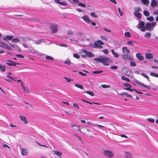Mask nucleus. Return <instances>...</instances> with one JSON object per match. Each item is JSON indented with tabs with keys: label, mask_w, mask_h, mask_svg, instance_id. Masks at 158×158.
I'll use <instances>...</instances> for the list:
<instances>
[{
	"label": "nucleus",
	"mask_w": 158,
	"mask_h": 158,
	"mask_svg": "<svg viewBox=\"0 0 158 158\" xmlns=\"http://www.w3.org/2000/svg\"><path fill=\"white\" fill-rule=\"evenodd\" d=\"M94 60L101 62L103 64L106 66L109 65L108 63L111 62V61L109 58L104 56H99L97 58H94Z\"/></svg>",
	"instance_id": "f257e3e1"
},
{
	"label": "nucleus",
	"mask_w": 158,
	"mask_h": 158,
	"mask_svg": "<svg viewBox=\"0 0 158 158\" xmlns=\"http://www.w3.org/2000/svg\"><path fill=\"white\" fill-rule=\"evenodd\" d=\"M156 23L155 22H152L151 23L148 22L145 25V28L146 30L149 31L152 30L156 25Z\"/></svg>",
	"instance_id": "f03ea898"
},
{
	"label": "nucleus",
	"mask_w": 158,
	"mask_h": 158,
	"mask_svg": "<svg viewBox=\"0 0 158 158\" xmlns=\"http://www.w3.org/2000/svg\"><path fill=\"white\" fill-rule=\"evenodd\" d=\"M104 155L106 157L111 158L113 156V153L109 150H106L103 152Z\"/></svg>",
	"instance_id": "7ed1b4c3"
},
{
	"label": "nucleus",
	"mask_w": 158,
	"mask_h": 158,
	"mask_svg": "<svg viewBox=\"0 0 158 158\" xmlns=\"http://www.w3.org/2000/svg\"><path fill=\"white\" fill-rule=\"evenodd\" d=\"M123 69L126 71V74L130 77H133V74L131 70L127 67H124L123 68Z\"/></svg>",
	"instance_id": "20e7f679"
},
{
	"label": "nucleus",
	"mask_w": 158,
	"mask_h": 158,
	"mask_svg": "<svg viewBox=\"0 0 158 158\" xmlns=\"http://www.w3.org/2000/svg\"><path fill=\"white\" fill-rule=\"evenodd\" d=\"M145 23L143 21H139L138 24V27L139 29H141L142 31H146V28L144 27Z\"/></svg>",
	"instance_id": "39448f33"
},
{
	"label": "nucleus",
	"mask_w": 158,
	"mask_h": 158,
	"mask_svg": "<svg viewBox=\"0 0 158 158\" xmlns=\"http://www.w3.org/2000/svg\"><path fill=\"white\" fill-rule=\"evenodd\" d=\"M58 25L57 24H52L50 27L52 33H56L58 31Z\"/></svg>",
	"instance_id": "423d86ee"
},
{
	"label": "nucleus",
	"mask_w": 158,
	"mask_h": 158,
	"mask_svg": "<svg viewBox=\"0 0 158 158\" xmlns=\"http://www.w3.org/2000/svg\"><path fill=\"white\" fill-rule=\"evenodd\" d=\"M104 43L101 40H98L94 43V45L95 47L102 48V45H104Z\"/></svg>",
	"instance_id": "0eeeda50"
},
{
	"label": "nucleus",
	"mask_w": 158,
	"mask_h": 158,
	"mask_svg": "<svg viewBox=\"0 0 158 158\" xmlns=\"http://www.w3.org/2000/svg\"><path fill=\"white\" fill-rule=\"evenodd\" d=\"M20 120L23 121L25 124H27L28 121L27 117L24 115H20L19 116Z\"/></svg>",
	"instance_id": "6e6552de"
},
{
	"label": "nucleus",
	"mask_w": 158,
	"mask_h": 158,
	"mask_svg": "<svg viewBox=\"0 0 158 158\" xmlns=\"http://www.w3.org/2000/svg\"><path fill=\"white\" fill-rule=\"evenodd\" d=\"M0 47H3L9 50L11 49L8 46L7 44L2 42H0Z\"/></svg>",
	"instance_id": "1a4fd4ad"
},
{
	"label": "nucleus",
	"mask_w": 158,
	"mask_h": 158,
	"mask_svg": "<svg viewBox=\"0 0 158 158\" xmlns=\"http://www.w3.org/2000/svg\"><path fill=\"white\" fill-rule=\"evenodd\" d=\"M6 64L9 66H16L17 64H19V63L13 62L10 60H7Z\"/></svg>",
	"instance_id": "9d476101"
},
{
	"label": "nucleus",
	"mask_w": 158,
	"mask_h": 158,
	"mask_svg": "<svg viewBox=\"0 0 158 158\" xmlns=\"http://www.w3.org/2000/svg\"><path fill=\"white\" fill-rule=\"evenodd\" d=\"M135 82L139 85L141 86H143L145 88H146L148 89H150V87L149 86L145 85L144 84L140 81H138L137 80H135Z\"/></svg>",
	"instance_id": "9b49d317"
},
{
	"label": "nucleus",
	"mask_w": 158,
	"mask_h": 158,
	"mask_svg": "<svg viewBox=\"0 0 158 158\" xmlns=\"http://www.w3.org/2000/svg\"><path fill=\"white\" fill-rule=\"evenodd\" d=\"M122 58L124 60H133L132 58L130 55L127 54L123 55L122 56Z\"/></svg>",
	"instance_id": "f8f14e48"
},
{
	"label": "nucleus",
	"mask_w": 158,
	"mask_h": 158,
	"mask_svg": "<svg viewBox=\"0 0 158 158\" xmlns=\"http://www.w3.org/2000/svg\"><path fill=\"white\" fill-rule=\"evenodd\" d=\"M21 152L22 155L23 156H28V152L26 149L24 148H21Z\"/></svg>",
	"instance_id": "ddd939ff"
},
{
	"label": "nucleus",
	"mask_w": 158,
	"mask_h": 158,
	"mask_svg": "<svg viewBox=\"0 0 158 158\" xmlns=\"http://www.w3.org/2000/svg\"><path fill=\"white\" fill-rule=\"evenodd\" d=\"M61 0H54V1L56 3L59 4L63 6H66L67 4L65 2H61Z\"/></svg>",
	"instance_id": "4468645a"
},
{
	"label": "nucleus",
	"mask_w": 158,
	"mask_h": 158,
	"mask_svg": "<svg viewBox=\"0 0 158 158\" xmlns=\"http://www.w3.org/2000/svg\"><path fill=\"white\" fill-rule=\"evenodd\" d=\"M82 18L86 23H90V20L89 18L86 15H84L83 17H82Z\"/></svg>",
	"instance_id": "2eb2a0df"
},
{
	"label": "nucleus",
	"mask_w": 158,
	"mask_h": 158,
	"mask_svg": "<svg viewBox=\"0 0 158 158\" xmlns=\"http://www.w3.org/2000/svg\"><path fill=\"white\" fill-rule=\"evenodd\" d=\"M136 56L140 60H142L144 59V57L142 56L141 53H138L136 54Z\"/></svg>",
	"instance_id": "dca6fc26"
},
{
	"label": "nucleus",
	"mask_w": 158,
	"mask_h": 158,
	"mask_svg": "<svg viewBox=\"0 0 158 158\" xmlns=\"http://www.w3.org/2000/svg\"><path fill=\"white\" fill-rule=\"evenodd\" d=\"M85 54L87 56L90 58L93 57L94 56V54H92L90 51H87Z\"/></svg>",
	"instance_id": "f3484780"
},
{
	"label": "nucleus",
	"mask_w": 158,
	"mask_h": 158,
	"mask_svg": "<svg viewBox=\"0 0 158 158\" xmlns=\"http://www.w3.org/2000/svg\"><path fill=\"white\" fill-rule=\"evenodd\" d=\"M13 36L11 35H7L5 36V37L3 38V40L7 41V40H12Z\"/></svg>",
	"instance_id": "a211bd4d"
},
{
	"label": "nucleus",
	"mask_w": 158,
	"mask_h": 158,
	"mask_svg": "<svg viewBox=\"0 0 158 158\" xmlns=\"http://www.w3.org/2000/svg\"><path fill=\"white\" fill-rule=\"evenodd\" d=\"M145 56L146 58L149 59H152L153 57V55L150 53H148L146 54Z\"/></svg>",
	"instance_id": "6ab92c4d"
},
{
	"label": "nucleus",
	"mask_w": 158,
	"mask_h": 158,
	"mask_svg": "<svg viewBox=\"0 0 158 158\" xmlns=\"http://www.w3.org/2000/svg\"><path fill=\"white\" fill-rule=\"evenodd\" d=\"M125 156L126 158H132L131 154L128 152H125Z\"/></svg>",
	"instance_id": "aec40b11"
},
{
	"label": "nucleus",
	"mask_w": 158,
	"mask_h": 158,
	"mask_svg": "<svg viewBox=\"0 0 158 158\" xmlns=\"http://www.w3.org/2000/svg\"><path fill=\"white\" fill-rule=\"evenodd\" d=\"M123 85H125L127 87V88H125L124 89L125 90H129L130 88H131V85L129 83L123 84Z\"/></svg>",
	"instance_id": "412c9836"
},
{
	"label": "nucleus",
	"mask_w": 158,
	"mask_h": 158,
	"mask_svg": "<svg viewBox=\"0 0 158 158\" xmlns=\"http://www.w3.org/2000/svg\"><path fill=\"white\" fill-rule=\"evenodd\" d=\"M123 53L124 54L125 53H129L130 52V50L128 49L127 47H123L122 48Z\"/></svg>",
	"instance_id": "4be33fe9"
},
{
	"label": "nucleus",
	"mask_w": 158,
	"mask_h": 158,
	"mask_svg": "<svg viewBox=\"0 0 158 158\" xmlns=\"http://www.w3.org/2000/svg\"><path fill=\"white\" fill-rule=\"evenodd\" d=\"M21 40L19 38H15L12 39L11 41L14 43H17L21 42Z\"/></svg>",
	"instance_id": "5701e85b"
},
{
	"label": "nucleus",
	"mask_w": 158,
	"mask_h": 158,
	"mask_svg": "<svg viewBox=\"0 0 158 158\" xmlns=\"http://www.w3.org/2000/svg\"><path fill=\"white\" fill-rule=\"evenodd\" d=\"M54 154L56 156H59L60 158H61V156L62 155L61 152L56 151H54Z\"/></svg>",
	"instance_id": "b1692460"
},
{
	"label": "nucleus",
	"mask_w": 158,
	"mask_h": 158,
	"mask_svg": "<svg viewBox=\"0 0 158 158\" xmlns=\"http://www.w3.org/2000/svg\"><path fill=\"white\" fill-rule=\"evenodd\" d=\"M141 2L146 6L148 5L150 3L149 0H141Z\"/></svg>",
	"instance_id": "393cba45"
},
{
	"label": "nucleus",
	"mask_w": 158,
	"mask_h": 158,
	"mask_svg": "<svg viewBox=\"0 0 158 158\" xmlns=\"http://www.w3.org/2000/svg\"><path fill=\"white\" fill-rule=\"evenodd\" d=\"M21 86L25 92H26L27 93H29V92L28 91V88L27 87H25L24 86V84L23 82H22V85H21Z\"/></svg>",
	"instance_id": "a878e982"
},
{
	"label": "nucleus",
	"mask_w": 158,
	"mask_h": 158,
	"mask_svg": "<svg viewBox=\"0 0 158 158\" xmlns=\"http://www.w3.org/2000/svg\"><path fill=\"white\" fill-rule=\"evenodd\" d=\"M157 3L156 1L152 0L151 3V5L152 7H154L157 5Z\"/></svg>",
	"instance_id": "bb28decb"
},
{
	"label": "nucleus",
	"mask_w": 158,
	"mask_h": 158,
	"mask_svg": "<svg viewBox=\"0 0 158 158\" xmlns=\"http://www.w3.org/2000/svg\"><path fill=\"white\" fill-rule=\"evenodd\" d=\"M44 41L42 39H40L37 40H35V43L36 44H39L43 42Z\"/></svg>",
	"instance_id": "cd10ccee"
},
{
	"label": "nucleus",
	"mask_w": 158,
	"mask_h": 158,
	"mask_svg": "<svg viewBox=\"0 0 158 158\" xmlns=\"http://www.w3.org/2000/svg\"><path fill=\"white\" fill-rule=\"evenodd\" d=\"M111 51L113 53V54L114 55V56L116 58L118 57L119 56V54L118 53H116L114 52V51L113 49H112L111 50Z\"/></svg>",
	"instance_id": "c85d7f7f"
},
{
	"label": "nucleus",
	"mask_w": 158,
	"mask_h": 158,
	"mask_svg": "<svg viewBox=\"0 0 158 158\" xmlns=\"http://www.w3.org/2000/svg\"><path fill=\"white\" fill-rule=\"evenodd\" d=\"M120 95H125L128 97H130V98L132 97V95L128 94L127 92L123 93L121 94Z\"/></svg>",
	"instance_id": "c756f323"
},
{
	"label": "nucleus",
	"mask_w": 158,
	"mask_h": 158,
	"mask_svg": "<svg viewBox=\"0 0 158 158\" xmlns=\"http://www.w3.org/2000/svg\"><path fill=\"white\" fill-rule=\"evenodd\" d=\"M64 63L65 64H67L69 65H70L71 64V62L70 60L69 59L66 60L64 62Z\"/></svg>",
	"instance_id": "7c9ffc66"
},
{
	"label": "nucleus",
	"mask_w": 158,
	"mask_h": 158,
	"mask_svg": "<svg viewBox=\"0 0 158 158\" xmlns=\"http://www.w3.org/2000/svg\"><path fill=\"white\" fill-rule=\"evenodd\" d=\"M86 130L88 132H91V133H93V132H94L95 130L94 129H91V128H90V127L87 128L86 129Z\"/></svg>",
	"instance_id": "2f4dec72"
},
{
	"label": "nucleus",
	"mask_w": 158,
	"mask_h": 158,
	"mask_svg": "<svg viewBox=\"0 0 158 158\" xmlns=\"http://www.w3.org/2000/svg\"><path fill=\"white\" fill-rule=\"evenodd\" d=\"M121 78L122 80L125 81L127 82H129L130 81V80L126 77L122 76Z\"/></svg>",
	"instance_id": "473e14b6"
},
{
	"label": "nucleus",
	"mask_w": 158,
	"mask_h": 158,
	"mask_svg": "<svg viewBox=\"0 0 158 158\" xmlns=\"http://www.w3.org/2000/svg\"><path fill=\"white\" fill-rule=\"evenodd\" d=\"M134 15L136 16V17H137L138 18L140 19L141 17V15L140 14L137 12H134Z\"/></svg>",
	"instance_id": "72a5a7b5"
},
{
	"label": "nucleus",
	"mask_w": 158,
	"mask_h": 158,
	"mask_svg": "<svg viewBox=\"0 0 158 158\" xmlns=\"http://www.w3.org/2000/svg\"><path fill=\"white\" fill-rule=\"evenodd\" d=\"M46 59L47 60H54V59L53 57L49 56H47L46 57Z\"/></svg>",
	"instance_id": "f704fd0d"
},
{
	"label": "nucleus",
	"mask_w": 158,
	"mask_h": 158,
	"mask_svg": "<svg viewBox=\"0 0 158 158\" xmlns=\"http://www.w3.org/2000/svg\"><path fill=\"white\" fill-rule=\"evenodd\" d=\"M75 86L76 87L79 88L81 89H83V87L80 84H76L75 85Z\"/></svg>",
	"instance_id": "c9c22d12"
},
{
	"label": "nucleus",
	"mask_w": 158,
	"mask_h": 158,
	"mask_svg": "<svg viewBox=\"0 0 158 158\" xmlns=\"http://www.w3.org/2000/svg\"><path fill=\"white\" fill-rule=\"evenodd\" d=\"M145 37L147 38H149L151 37V33L149 32H147L145 35Z\"/></svg>",
	"instance_id": "e433bc0d"
},
{
	"label": "nucleus",
	"mask_w": 158,
	"mask_h": 158,
	"mask_svg": "<svg viewBox=\"0 0 158 158\" xmlns=\"http://www.w3.org/2000/svg\"><path fill=\"white\" fill-rule=\"evenodd\" d=\"M86 93L91 96H94V94L93 92L90 91H86Z\"/></svg>",
	"instance_id": "4c0bfd02"
},
{
	"label": "nucleus",
	"mask_w": 158,
	"mask_h": 158,
	"mask_svg": "<svg viewBox=\"0 0 158 158\" xmlns=\"http://www.w3.org/2000/svg\"><path fill=\"white\" fill-rule=\"evenodd\" d=\"M143 13L146 16H148L149 15V13L147 10H144Z\"/></svg>",
	"instance_id": "58836bf2"
},
{
	"label": "nucleus",
	"mask_w": 158,
	"mask_h": 158,
	"mask_svg": "<svg viewBox=\"0 0 158 158\" xmlns=\"http://www.w3.org/2000/svg\"><path fill=\"white\" fill-rule=\"evenodd\" d=\"M100 38H101L102 40H104L105 41H107L108 40L107 37L105 35H102L100 36Z\"/></svg>",
	"instance_id": "ea45409f"
},
{
	"label": "nucleus",
	"mask_w": 158,
	"mask_h": 158,
	"mask_svg": "<svg viewBox=\"0 0 158 158\" xmlns=\"http://www.w3.org/2000/svg\"><path fill=\"white\" fill-rule=\"evenodd\" d=\"M79 6L85 8L86 7V6L85 4L84 3H82L81 2L79 3L78 4Z\"/></svg>",
	"instance_id": "a19ab883"
},
{
	"label": "nucleus",
	"mask_w": 158,
	"mask_h": 158,
	"mask_svg": "<svg viewBox=\"0 0 158 158\" xmlns=\"http://www.w3.org/2000/svg\"><path fill=\"white\" fill-rule=\"evenodd\" d=\"M102 72H103L102 71L98 70V71H93V73L94 74H99L101 73H102Z\"/></svg>",
	"instance_id": "79ce46f5"
},
{
	"label": "nucleus",
	"mask_w": 158,
	"mask_h": 158,
	"mask_svg": "<svg viewBox=\"0 0 158 158\" xmlns=\"http://www.w3.org/2000/svg\"><path fill=\"white\" fill-rule=\"evenodd\" d=\"M80 128V126H77L75 125V126H74V127L73 128V129L74 130H79L80 131V132H81V130L79 129Z\"/></svg>",
	"instance_id": "37998d69"
},
{
	"label": "nucleus",
	"mask_w": 158,
	"mask_h": 158,
	"mask_svg": "<svg viewBox=\"0 0 158 158\" xmlns=\"http://www.w3.org/2000/svg\"><path fill=\"white\" fill-rule=\"evenodd\" d=\"M124 35L125 36L127 37H129L131 36L130 33L128 31L125 32L124 33Z\"/></svg>",
	"instance_id": "c03bdc74"
},
{
	"label": "nucleus",
	"mask_w": 158,
	"mask_h": 158,
	"mask_svg": "<svg viewBox=\"0 0 158 158\" xmlns=\"http://www.w3.org/2000/svg\"><path fill=\"white\" fill-rule=\"evenodd\" d=\"M9 44L11 46L15 48L16 49V48H19L18 47V46L17 45H16V44Z\"/></svg>",
	"instance_id": "a18cd8bd"
},
{
	"label": "nucleus",
	"mask_w": 158,
	"mask_h": 158,
	"mask_svg": "<svg viewBox=\"0 0 158 158\" xmlns=\"http://www.w3.org/2000/svg\"><path fill=\"white\" fill-rule=\"evenodd\" d=\"M147 20L150 21H152L154 20V18L152 16H150L148 17H147Z\"/></svg>",
	"instance_id": "49530a36"
},
{
	"label": "nucleus",
	"mask_w": 158,
	"mask_h": 158,
	"mask_svg": "<svg viewBox=\"0 0 158 158\" xmlns=\"http://www.w3.org/2000/svg\"><path fill=\"white\" fill-rule=\"evenodd\" d=\"M141 75L144 77H145V78H146L147 79L149 80V78L148 77L145 73H141Z\"/></svg>",
	"instance_id": "de8ad7c7"
},
{
	"label": "nucleus",
	"mask_w": 158,
	"mask_h": 158,
	"mask_svg": "<svg viewBox=\"0 0 158 158\" xmlns=\"http://www.w3.org/2000/svg\"><path fill=\"white\" fill-rule=\"evenodd\" d=\"M90 15L91 16L94 18H97L98 17L97 15H96L95 13L94 12H93L91 13H90Z\"/></svg>",
	"instance_id": "09e8293b"
},
{
	"label": "nucleus",
	"mask_w": 158,
	"mask_h": 158,
	"mask_svg": "<svg viewBox=\"0 0 158 158\" xmlns=\"http://www.w3.org/2000/svg\"><path fill=\"white\" fill-rule=\"evenodd\" d=\"M102 87L104 88H109L110 87V85H101Z\"/></svg>",
	"instance_id": "8fccbe9b"
},
{
	"label": "nucleus",
	"mask_w": 158,
	"mask_h": 158,
	"mask_svg": "<svg viewBox=\"0 0 158 158\" xmlns=\"http://www.w3.org/2000/svg\"><path fill=\"white\" fill-rule=\"evenodd\" d=\"M73 56L76 58L79 59L80 58V56L77 54L74 53L73 55Z\"/></svg>",
	"instance_id": "3c124183"
},
{
	"label": "nucleus",
	"mask_w": 158,
	"mask_h": 158,
	"mask_svg": "<svg viewBox=\"0 0 158 158\" xmlns=\"http://www.w3.org/2000/svg\"><path fill=\"white\" fill-rule=\"evenodd\" d=\"M147 120L149 122L153 123L155 121L154 119L152 118H148L147 119Z\"/></svg>",
	"instance_id": "603ef678"
},
{
	"label": "nucleus",
	"mask_w": 158,
	"mask_h": 158,
	"mask_svg": "<svg viewBox=\"0 0 158 158\" xmlns=\"http://www.w3.org/2000/svg\"><path fill=\"white\" fill-rule=\"evenodd\" d=\"M103 29L104 31H106L108 32H111V30H110L106 28L103 27Z\"/></svg>",
	"instance_id": "864d4df0"
},
{
	"label": "nucleus",
	"mask_w": 158,
	"mask_h": 158,
	"mask_svg": "<svg viewBox=\"0 0 158 158\" xmlns=\"http://www.w3.org/2000/svg\"><path fill=\"white\" fill-rule=\"evenodd\" d=\"M118 10L119 12L120 15L121 16H122L123 15V12L121 11L120 8L119 7L118 8Z\"/></svg>",
	"instance_id": "5fc2aeb1"
},
{
	"label": "nucleus",
	"mask_w": 158,
	"mask_h": 158,
	"mask_svg": "<svg viewBox=\"0 0 158 158\" xmlns=\"http://www.w3.org/2000/svg\"><path fill=\"white\" fill-rule=\"evenodd\" d=\"M130 64L131 66L132 67L135 66L136 65L135 63L133 61H132L131 62Z\"/></svg>",
	"instance_id": "6e6d98bb"
},
{
	"label": "nucleus",
	"mask_w": 158,
	"mask_h": 158,
	"mask_svg": "<svg viewBox=\"0 0 158 158\" xmlns=\"http://www.w3.org/2000/svg\"><path fill=\"white\" fill-rule=\"evenodd\" d=\"M135 11L136 12H139L141 10V9L139 7H137L135 8Z\"/></svg>",
	"instance_id": "4d7b16f0"
},
{
	"label": "nucleus",
	"mask_w": 158,
	"mask_h": 158,
	"mask_svg": "<svg viewBox=\"0 0 158 158\" xmlns=\"http://www.w3.org/2000/svg\"><path fill=\"white\" fill-rule=\"evenodd\" d=\"M73 106L77 108V109H79V106L78 105L75 103H74L73 104Z\"/></svg>",
	"instance_id": "13d9d810"
},
{
	"label": "nucleus",
	"mask_w": 158,
	"mask_h": 158,
	"mask_svg": "<svg viewBox=\"0 0 158 158\" xmlns=\"http://www.w3.org/2000/svg\"><path fill=\"white\" fill-rule=\"evenodd\" d=\"M68 34L69 35H72L73 34V33L72 31H69L68 32Z\"/></svg>",
	"instance_id": "bf43d9fd"
},
{
	"label": "nucleus",
	"mask_w": 158,
	"mask_h": 158,
	"mask_svg": "<svg viewBox=\"0 0 158 158\" xmlns=\"http://www.w3.org/2000/svg\"><path fill=\"white\" fill-rule=\"evenodd\" d=\"M1 70L2 71H5L6 70V67L5 66H2V68H1Z\"/></svg>",
	"instance_id": "052dcab7"
},
{
	"label": "nucleus",
	"mask_w": 158,
	"mask_h": 158,
	"mask_svg": "<svg viewBox=\"0 0 158 158\" xmlns=\"http://www.w3.org/2000/svg\"><path fill=\"white\" fill-rule=\"evenodd\" d=\"M16 56L17 57L21 58H24V56L22 55L21 54H17L16 55Z\"/></svg>",
	"instance_id": "680f3d73"
},
{
	"label": "nucleus",
	"mask_w": 158,
	"mask_h": 158,
	"mask_svg": "<svg viewBox=\"0 0 158 158\" xmlns=\"http://www.w3.org/2000/svg\"><path fill=\"white\" fill-rule=\"evenodd\" d=\"M64 78L68 82H70L71 81H72V79L66 77H64Z\"/></svg>",
	"instance_id": "e2e57ef3"
},
{
	"label": "nucleus",
	"mask_w": 158,
	"mask_h": 158,
	"mask_svg": "<svg viewBox=\"0 0 158 158\" xmlns=\"http://www.w3.org/2000/svg\"><path fill=\"white\" fill-rule=\"evenodd\" d=\"M110 68L111 69H117L118 68V67L116 66H111Z\"/></svg>",
	"instance_id": "0e129e2a"
},
{
	"label": "nucleus",
	"mask_w": 158,
	"mask_h": 158,
	"mask_svg": "<svg viewBox=\"0 0 158 158\" xmlns=\"http://www.w3.org/2000/svg\"><path fill=\"white\" fill-rule=\"evenodd\" d=\"M156 73L153 72L150 73V75L153 77H156Z\"/></svg>",
	"instance_id": "69168bd1"
},
{
	"label": "nucleus",
	"mask_w": 158,
	"mask_h": 158,
	"mask_svg": "<svg viewBox=\"0 0 158 158\" xmlns=\"http://www.w3.org/2000/svg\"><path fill=\"white\" fill-rule=\"evenodd\" d=\"M102 52L106 54H107L108 53V50L106 49H104L102 50Z\"/></svg>",
	"instance_id": "338daca9"
},
{
	"label": "nucleus",
	"mask_w": 158,
	"mask_h": 158,
	"mask_svg": "<svg viewBox=\"0 0 158 158\" xmlns=\"http://www.w3.org/2000/svg\"><path fill=\"white\" fill-rule=\"evenodd\" d=\"M79 73L81 75L83 76H86V73H83L81 72H79Z\"/></svg>",
	"instance_id": "774afa93"
}]
</instances>
